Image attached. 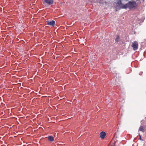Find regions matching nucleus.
Segmentation results:
<instances>
[{"mask_svg":"<svg viewBox=\"0 0 146 146\" xmlns=\"http://www.w3.org/2000/svg\"><path fill=\"white\" fill-rule=\"evenodd\" d=\"M131 46L134 50H136L138 48V44L137 41H134L132 43Z\"/></svg>","mask_w":146,"mask_h":146,"instance_id":"f257e3e1","label":"nucleus"},{"mask_svg":"<svg viewBox=\"0 0 146 146\" xmlns=\"http://www.w3.org/2000/svg\"><path fill=\"white\" fill-rule=\"evenodd\" d=\"M121 0H118V2L116 3V7H117L116 9H121V6H122L123 5V4L121 3Z\"/></svg>","mask_w":146,"mask_h":146,"instance_id":"f03ea898","label":"nucleus"},{"mask_svg":"<svg viewBox=\"0 0 146 146\" xmlns=\"http://www.w3.org/2000/svg\"><path fill=\"white\" fill-rule=\"evenodd\" d=\"M53 2V0H43V3L49 5L52 4Z\"/></svg>","mask_w":146,"mask_h":146,"instance_id":"7ed1b4c3","label":"nucleus"},{"mask_svg":"<svg viewBox=\"0 0 146 146\" xmlns=\"http://www.w3.org/2000/svg\"><path fill=\"white\" fill-rule=\"evenodd\" d=\"M46 22L48 25L52 26L53 27H54L55 25V21L54 20H52L51 21H47Z\"/></svg>","mask_w":146,"mask_h":146,"instance_id":"20e7f679","label":"nucleus"},{"mask_svg":"<svg viewBox=\"0 0 146 146\" xmlns=\"http://www.w3.org/2000/svg\"><path fill=\"white\" fill-rule=\"evenodd\" d=\"M106 135V133L104 131H102L100 133V137L102 139H104Z\"/></svg>","mask_w":146,"mask_h":146,"instance_id":"39448f33","label":"nucleus"},{"mask_svg":"<svg viewBox=\"0 0 146 146\" xmlns=\"http://www.w3.org/2000/svg\"><path fill=\"white\" fill-rule=\"evenodd\" d=\"M145 127L142 126H141L139 129V131H140L143 132H144L145 131Z\"/></svg>","mask_w":146,"mask_h":146,"instance_id":"423d86ee","label":"nucleus"},{"mask_svg":"<svg viewBox=\"0 0 146 146\" xmlns=\"http://www.w3.org/2000/svg\"><path fill=\"white\" fill-rule=\"evenodd\" d=\"M48 139L49 141H53L54 140V138L52 136H49L48 137Z\"/></svg>","mask_w":146,"mask_h":146,"instance_id":"0eeeda50","label":"nucleus"},{"mask_svg":"<svg viewBox=\"0 0 146 146\" xmlns=\"http://www.w3.org/2000/svg\"><path fill=\"white\" fill-rule=\"evenodd\" d=\"M120 38V36L119 35H117L116 37V38L115 39V40L116 42H118L119 41V40Z\"/></svg>","mask_w":146,"mask_h":146,"instance_id":"6e6552de","label":"nucleus"},{"mask_svg":"<svg viewBox=\"0 0 146 146\" xmlns=\"http://www.w3.org/2000/svg\"><path fill=\"white\" fill-rule=\"evenodd\" d=\"M139 135V136H140V140H141V136H140V135Z\"/></svg>","mask_w":146,"mask_h":146,"instance_id":"1a4fd4ad","label":"nucleus"}]
</instances>
